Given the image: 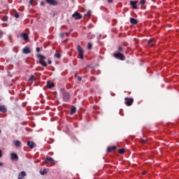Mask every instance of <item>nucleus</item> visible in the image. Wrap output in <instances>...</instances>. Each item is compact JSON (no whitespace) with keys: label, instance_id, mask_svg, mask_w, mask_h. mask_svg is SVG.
Segmentation results:
<instances>
[{"label":"nucleus","instance_id":"nucleus-17","mask_svg":"<svg viewBox=\"0 0 179 179\" xmlns=\"http://www.w3.org/2000/svg\"><path fill=\"white\" fill-rule=\"evenodd\" d=\"M130 23L131 24H138V20L136 19H135V18L131 17L130 18Z\"/></svg>","mask_w":179,"mask_h":179},{"label":"nucleus","instance_id":"nucleus-30","mask_svg":"<svg viewBox=\"0 0 179 179\" xmlns=\"http://www.w3.org/2000/svg\"><path fill=\"white\" fill-rule=\"evenodd\" d=\"M47 173V170L44 169L43 172H41V176H44Z\"/></svg>","mask_w":179,"mask_h":179},{"label":"nucleus","instance_id":"nucleus-20","mask_svg":"<svg viewBox=\"0 0 179 179\" xmlns=\"http://www.w3.org/2000/svg\"><path fill=\"white\" fill-rule=\"evenodd\" d=\"M39 64L42 65V66L47 67V62L44 60H39Z\"/></svg>","mask_w":179,"mask_h":179},{"label":"nucleus","instance_id":"nucleus-19","mask_svg":"<svg viewBox=\"0 0 179 179\" xmlns=\"http://www.w3.org/2000/svg\"><path fill=\"white\" fill-rule=\"evenodd\" d=\"M37 58H38L40 59V61H43V59H45V56H44L43 55L38 54Z\"/></svg>","mask_w":179,"mask_h":179},{"label":"nucleus","instance_id":"nucleus-15","mask_svg":"<svg viewBox=\"0 0 179 179\" xmlns=\"http://www.w3.org/2000/svg\"><path fill=\"white\" fill-rule=\"evenodd\" d=\"M27 146H29L31 149H33V148H34V146H36V143H34V142L33 141H28L27 142Z\"/></svg>","mask_w":179,"mask_h":179},{"label":"nucleus","instance_id":"nucleus-46","mask_svg":"<svg viewBox=\"0 0 179 179\" xmlns=\"http://www.w3.org/2000/svg\"><path fill=\"white\" fill-rule=\"evenodd\" d=\"M66 41H68V39H66Z\"/></svg>","mask_w":179,"mask_h":179},{"label":"nucleus","instance_id":"nucleus-2","mask_svg":"<svg viewBox=\"0 0 179 179\" xmlns=\"http://www.w3.org/2000/svg\"><path fill=\"white\" fill-rule=\"evenodd\" d=\"M77 50L80 59H83L84 58L83 54L85 52V50H83V49L82 48V47H80V45L77 46Z\"/></svg>","mask_w":179,"mask_h":179},{"label":"nucleus","instance_id":"nucleus-39","mask_svg":"<svg viewBox=\"0 0 179 179\" xmlns=\"http://www.w3.org/2000/svg\"><path fill=\"white\" fill-rule=\"evenodd\" d=\"M2 157V150H0V159Z\"/></svg>","mask_w":179,"mask_h":179},{"label":"nucleus","instance_id":"nucleus-5","mask_svg":"<svg viewBox=\"0 0 179 179\" xmlns=\"http://www.w3.org/2000/svg\"><path fill=\"white\" fill-rule=\"evenodd\" d=\"M45 2L51 6H57L58 5V1L57 0H45Z\"/></svg>","mask_w":179,"mask_h":179},{"label":"nucleus","instance_id":"nucleus-21","mask_svg":"<svg viewBox=\"0 0 179 179\" xmlns=\"http://www.w3.org/2000/svg\"><path fill=\"white\" fill-rule=\"evenodd\" d=\"M75 113H76V107H73L71 109L70 115H73V114H75Z\"/></svg>","mask_w":179,"mask_h":179},{"label":"nucleus","instance_id":"nucleus-26","mask_svg":"<svg viewBox=\"0 0 179 179\" xmlns=\"http://www.w3.org/2000/svg\"><path fill=\"white\" fill-rule=\"evenodd\" d=\"M123 50H124V49L122 48V46H119V47L117 48V51H119V52H121Z\"/></svg>","mask_w":179,"mask_h":179},{"label":"nucleus","instance_id":"nucleus-27","mask_svg":"<svg viewBox=\"0 0 179 179\" xmlns=\"http://www.w3.org/2000/svg\"><path fill=\"white\" fill-rule=\"evenodd\" d=\"M92 43H88V46H87V49H88V50H92Z\"/></svg>","mask_w":179,"mask_h":179},{"label":"nucleus","instance_id":"nucleus-8","mask_svg":"<svg viewBox=\"0 0 179 179\" xmlns=\"http://www.w3.org/2000/svg\"><path fill=\"white\" fill-rule=\"evenodd\" d=\"M10 159L11 160H17L19 159V156L15 152H12L10 154Z\"/></svg>","mask_w":179,"mask_h":179},{"label":"nucleus","instance_id":"nucleus-36","mask_svg":"<svg viewBox=\"0 0 179 179\" xmlns=\"http://www.w3.org/2000/svg\"><path fill=\"white\" fill-rule=\"evenodd\" d=\"M64 33L60 34V37H61L62 38H64Z\"/></svg>","mask_w":179,"mask_h":179},{"label":"nucleus","instance_id":"nucleus-22","mask_svg":"<svg viewBox=\"0 0 179 179\" xmlns=\"http://www.w3.org/2000/svg\"><path fill=\"white\" fill-rule=\"evenodd\" d=\"M55 85H54V83L48 81V87L49 89H52V87H54Z\"/></svg>","mask_w":179,"mask_h":179},{"label":"nucleus","instance_id":"nucleus-29","mask_svg":"<svg viewBox=\"0 0 179 179\" xmlns=\"http://www.w3.org/2000/svg\"><path fill=\"white\" fill-rule=\"evenodd\" d=\"M4 33L2 30L0 29V38H2V36H3Z\"/></svg>","mask_w":179,"mask_h":179},{"label":"nucleus","instance_id":"nucleus-40","mask_svg":"<svg viewBox=\"0 0 179 179\" xmlns=\"http://www.w3.org/2000/svg\"><path fill=\"white\" fill-rule=\"evenodd\" d=\"M108 2L109 3H113V0H108Z\"/></svg>","mask_w":179,"mask_h":179},{"label":"nucleus","instance_id":"nucleus-28","mask_svg":"<svg viewBox=\"0 0 179 179\" xmlns=\"http://www.w3.org/2000/svg\"><path fill=\"white\" fill-rule=\"evenodd\" d=\"M145 3H146V1H145V0H141V1H140V4H141V5H145Z\"/></svg>","mask_w":179,"mask_h":179},{"label":"nucleus","instance_id":"nucleus-33","mask_svg":"<svg viewBox=\"0 0 179 179\" xmlns=\"http://www.w3.org/2000/svg\"><path fill=\"white\" fill-rule=\"evenodd\" d=\"M15 17H16L17 19L19 18V13H15Z\"/></svg>","mask_w":179,"mask_h":179},{"label":"nucleus","instance_id":"nucleus-18","mask_svg":"<svg viewBox=\"0 0 179 179\" xmlns=\"http://www.w3.org/2000/svg\"><path fill=\"white\" fill-rule=\"evenodd\" d=\"M45 162H46V163H52V162H54V159H52V157H48L45 159Z\"/></svg>","mask_w":179,"mask_h":179},{"label":"nucleus","instance_id":"nucleus-41","mask_svg":"<svg viewBox=\"0 0 179 179\" xmlns=\"http://www.w3.org/2000/svg\"><path fill=\"white\" fill-rule=\"evenodd\" d=\"M35 0H30L29 3L31 5V3H33V1H34Z\"/></svg>","mask_w":179,"mask_h":179},{"label":"nucleus","instance_id":"nucleus-11","mask_svg":"<svg viewBox=\"0 0 179 179\" xmlns=\"http://www.w3.org/2000/svg\"><path fill=\"white\" fill-rule=\"evenodd\" d=\"M27 174L24 171H21L20 173L18 175V179H24Z\"/></svg>","mask_w":179,"mask_h":179},{"label":"nucleus","instance_id":"nucleus-42","mask_svg":"<svg viewBox=\"0 0 179 179\" xmlns=\"http://www.w3.org/2000/svg\"><path fill=\"white\" fill-rule=\"evenodd\" d=\"M145 174H146V171H144L143 172V176H145Z\"/></svg>","mask_w":179,"mask_h":179},{"label":"nucleus","instance_id":"nucleus-38","mask_svg":"<svg viewBox=\"0 0 179 179\" xmlns=\"http://www.w3.org/2000/svg\"><path fill=\"white\" fill-rule=\"evenodd\" d=\"M87 15H89V16H90V15H92V11H90V10L87 11Z\"/></svg>","mask_w":179,"mask_h":179},{"label":"nucleus","instance_id":"nucleus-23","mask_svg":"<svg viewBox=\"0 0 179 179\" xmlns=\"http://www.w3.org/2000/svg\"><path fill=\"white\" fill-rule=\"evenodd\" d=\"M118 152L120 155H124V153H125V149L121 148L118 150Z\"/></svg>","mask_w":179,"mask_h":179},{"label":"nucleus","instance_id":"nucleus-35","mask_svg":"<svg viewBox=\"0 0 179 179\" xmlns=\"http://www.w3.org/2000/svg\"><path fill=\"white\" fill-rule=\"evenodd\" d=\"M78 80L79 82H82V77H78Z\"/></svg>","mask_w":179,"mask_h":179},{"label":"nucleus","instance_id":"nucleus-44","mask_svg":"<svg viewBox=\"0 0 179 179\" xmlns=\"http://www.w3.org/2000/svg\"><path fill=\"white\" fill-rule=\"evenodd\" d=\"M0 166H3V164H2V162H0Z\"/></svg>","mask_w":179,"mask_h":179},{"label":"nucleus","instance_id":"nucleus-31","mask_svg":"<svg viewBox=\"0 0 179 179\" xmlns=\"http://www.w3.org/2000/svg\"><path fill=\"white\" fill-rule=\"evenodd\" d=\"M141 143H143V145H145V143H147L146 140H143V139H141Z\"/></svg>","mask_w":179,"mask_h":179},{"label":"nucleus","instance_id":"nucleus-6","mask_svg":"<svg viewBox=\"0 0 179 179\" xmlns=\"http://www.w3.org/2000/svg\"><path fill=\"white\" fill-rule=\"evenodd\" d=\"M72 17H73L76 20H80V19H82V15H80L79 12H76L72 15Z\"/></svg>","mask_w":179,"mask_h":179},{"label":"nucleus","instance_id":"nucleus-37","mask_svg":"<svg viewBox=\"0 0 179 179\" xmlns=\"http://www.w3.org/2000/svg\"><path fill=\"white\" fill-rule=\"evenodd\" d=\"M40 51H41L40 48H36V52H40Z\"/></svg>","mask_w":179,"mask_h":179},{"label":"nucleus","instance_id":"nucleus-9","mask_svg":"<svg viewBox=\"0 0 179 179\" xmlns=\"http://www.w3.org/2000/svg\"><path fill=\"white\" fill-rule=\"evenodd\" d=\"M136 3L138 1H130V5L132 6L133 9H138V6H136Z\"/></svg>","mask_w":179,"mask_h":179},{"label":"nucleus","instance_id":"nucleus-13","mask_svg":"<svg viewBox=\"0 0 179 179\" xmlns=\"http://www.w3.org/2000/svg\"><path fill=\"white\" fill-rule=\"evenodd\" d=\"M22 52L23 54H30V52H31V50H30V48H25L22 49Z\"/></svg>","mask_w":179,"mask_h":179},{"label":"nucleus","instance_id":"nucleus-12","mask_svg":"<svg viewBox=\"0 0 179 179\" xmlns=\"http://www.w3.org/2000/svg\"><path fill=\"white\" fill-rule=\"evenodd\" d=\"M13 143L15 145V146H16V148H20L22 145V143L17 140H14Z\"/></svg>","mask_w":179,"mask_h":179},{"label":"nucleus","instance_id":"nucleus-45","mask_svg":"<svg viewBox=\"0 0 179 179\" xmlns=\"http://www.w3.org/2000/svg\"><path fill=\"white\" fill-rule=\"evenodd\" d=\"M41 5H44V2L42 1V2L41 3Z\"/></svg>","mask_w":179,"mask_h":179},{"label":"nucleus","instance_id":"nucleus-25","mask_svg":"<svg viewBox=\"0 0 179 179\" xmlns=\"http://www.w3.org/2000/svg\"><path fill=\"white\" fill-rule=\"evenodd\" d=\"M2 20L3 22H8V16L6 15L3 16Z\"/></svg>","mask_w":179,"mask_h":179},{"label":"nucleus","instance_id":"nucleus-47","mask_svg":"<svg viewBox=\"0 0 179 179\" xmlns=\"http://www.w3.org/2000/svg\"><path fill=\"white\" fill-rule=\"evenodd\" d=\"M1 129H0V134H1Z\"/></svg>","mask_w":179,"mask_h":179},{"label":"nucleus","instance_id":"nucleus-43","mask_svg":"<svg viewBox=\"0 0 179 179\" xmlns=\"http://www.w3.org/2000/svg\"><path fill=\"white\" fill-rule=\"evenodd\" d=\"M66 36L68 37L69 36V33H66Z\"/></svg>","mask_w":179,"mask_h":179},{"label":"nucleus","instance_id":"nucleus-34","mask_svg":"<svg viewBox=\"0 0 179 179\" xmlns=\"http://www.w3.org/2000/svg\"><path fill=\"white\" fill-rule=\"evenodd\" d=\"M48 64H49V65H51L52 64L51 59H48Z\"/></svg>","mask_w":179,"mask_h":179},{"label":"nucleus","instance_id":"nucleus-1","mask_svg":"<svg viewBox=\"0 0 179 179\" xmlns=\"http://www.w3.org/2000/svg\"><path fill=\"white\" fill-rule=\"evenodd\" d=\"M62 96H63V100L64 101L68 102L69 101V99H71L69 92L62 91Z\"/></svg>","mask_w":179,"mask_h":179},{"label":"nucleus","instance_id":"nucleus-16","mask_svg":"<svg viewBox=\"0 0 179 179\" xmlns=\"http://www.w3.org/2000/svg\"><path fill=\"white\" fill-rule=\"evenodd\" d=\"M115 149H117V147L116 146H112V147H108L107 148V152L108 153H111V152H113V150H115Z\"/></svg>","mask_w":179,"mask_h":179},{"label":"nucleus","instance_id":"nucleus-3","mask_svg":"<svg viewBox=\"0 0 179 179\" xmlns=\"http://www.w3.org/2000/svg\"><path fill=\"white\" fill-rule=\"evenodd\" d=\"M124 101H125L126 106H127L128 107L134 104V98L126 97L124 98Z\"/></svg>","mask_w":179,"mask_h":179},{"label":"nucleus","instance_id":"nucleus-7","mask_svg":"<svg viewBox=\"0 0 179 179\" xmlns=\"http://www.w3.org/2000/svg\"><path fill=\"white\" fill-rule=\"evenodd\" d=\"M20 37H22L24 41H29V34L27 33L21 34Z\"/></svg>","mask_w":179,"mask_h":179},{"label":"nucleus","instance_id":"nucleus-24","mask_svg":"<svg viewBox=\"0 0 179 179\" xmlns=\"http://www.w3.org/2000/svg\"><path fill=\"white\" fill-rule=\"evenodd\" d=\"M55 57L56 58H57L58 59H59V58H61V53H59V52H56V53L55 54Z\"/></svg>","mask_w":179,"mask_h":179},{"label":"nucleus","instance_id":"nucleus-14","mask_svg":"<svg viewBox=\"0 0 179 179\" xmlns=\"http://www.w3.org/2000/svg\"><path fill=\"white\" fill-rule=\"evenodd\" d=\"M0 111L1 113H6V111H8V109L6 108V106H0Z\"/></svg>","mask_w":179,"mask_h":179},{"label":"nucleus","instance_id":"nucleus-10","mask_svg":"<svg viewBox=\"0 0 179 179\" xmlns=\"http://www.w3.org/2000/svg\"><path fill=\"white\" fill-rule=\"evenodd\" d=\"M148 45H150V47H153V45H155V44H156V39H150L148 41Z\"/></svg>","mask_w":179,"mask_h":179},{"label":"nucleus","instance_id":"nucleus-32","mask_svg":"<svg viewBox=\"0 0 179 179\" xmlns=\"http://www.w3.org/2000/svg\"><path fill=\"white\" fill-rule=\"evenodd\" d=\"M34 79H35L34 76H31L29 80H34Z\"/></svg>","mask_w":179,"mask_h":179},{"label":"nucleus","instance_id":"nucleus-4","mask_svg":"<svg viewBox=\"0 0 179 179\" xmlns=\"http://www.w3.org/2000/svg\"><path fill=\"white\" fill-rule=\"evenodd\" d=\"M114 57L117 59H120V61H124V59H125V56H124V54L120 52L114 53Z\"/></svg>","mask_w":179,"mask_h":179}]
</instances>
